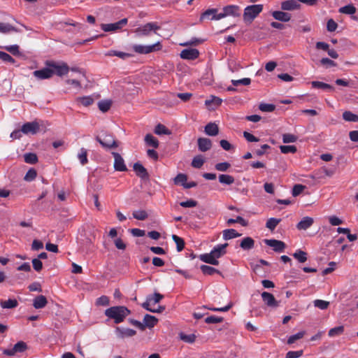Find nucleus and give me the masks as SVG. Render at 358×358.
I'll return each mask as SVG.
<instances>
[{
	"mask_svg": "<svg viewBox=\"0 0 358 358\" xmlns=\"http://www.w3.org/2000/svg\"><path fill=\"white\" fill-rule=\"evenodd\" d=\"M130 314V310L125 306H113L105 310V315L113 319L115 323L119 324L124 321L125 317Z\"/></svg>",
	"mask_w": 358,
	"mask_h": 358,
	"instance_id": "f257e3e1",
	"label": "nucleus"
},
{
	"mask_svg": "<svg viewBox=\"0 0 358 358\" xmlns=\"http://www.w3.org/2000/svg\"><path fill=\"white\" fill-rule=\"evenodd\" d=\"M96 140L106 150L116 148L118 146L115 137L112 134L105 131L97 135Z\"/></svg>",
	"mask_w": 358,
	"mask_h": 358,
	"instance_id": "f03ea898",
	"label": "nucleus"
},
{
	"mask_svg": "<svg viewBox=\"0 0 358 358\" xmlns=\"http://www.w3.org/2000/svg\"><path fill=\"white\" fill-rule=\"evenodd\" d=\"M262 10L263 5L262 4L248 6L244 9V21L251 22L262 11Z\"/></svg>",
	"mask_w": 358,
	"mask_h": 358,
	"instance_id": "7ed1b4c3",
	"label": "nucleus"
},
{
	"mask_svg": "<svg viewBox=\"0 0 358 358\" xmlns=\"http://www.w3.org/2000/svg\"><path fill=\"white\" fill-rule=\"evenodd\" d=\"M46 66L50 67V69L53 71V75L56 74L60 77L66 75L70 70L69 66L64 62H48Z\"/></svg>",
	"mask_w": 358,
	"mask_h": 358,
	"instance_id": "20e7f679",
	"label": "nucleus"
},
{
	"mask_svg": "<svg viewBox=\"0 0 358 358\" xmlns=\"http://www.w3.org/2000/svg\"><path fill=\"white\" fill-rule=\"evenodd\" d=\"M41 124L37 121L28 122L22 124L21 131L26 135H34L40 131Z\"/></svg>",
	"mask_w": 358,
	"mask_h": 358,
	"instance_id": "39448f33",
	"label": "nucleus"
},
{
	"mask_svg": "<svg viewBox=\"0 0 358 358\" xmlns=\"http://www.w3.org/2000/svg\"><path fill=\"white\" fill-rule=\"evenodd\" d=\"M222 10V13H218L217 18H220L221 20L227 16L238 17L240 15V7L236 5L224 6Z\"/></svg>",
	"mask_w": 358,
	"mask_h": 358,
	"instance_id": "423d86ee",
	"label": "nucleus"
},
{
	"mask_svg": "<svg viewBox=\"0 0 358 358\" xmlns=\"http://www.w3.org/2000/svg\"><path fill=\"white\" fill-rule=\"evenodd\" d=\"M160 48L161 46L159 42L150 45H134L133 46V50L139 54H148L154 51L158 50Z\"/></svg>",
	"mask_w": 358,
	"mask_h": 358,
	"instance_id": "0eeeda50",
	"label": "nucleus"
},
{
	"mask_svg": "<svg viewBox=\"0 0 358 358\" xmlns=\"http://www.w3.org/2000/svg\"><path fill=\"white\" fill-rule=\"evenodd\" d=\"M127 24V19L123 18L121 20L115 22V23H109V24H102L101 29L103 31L106 32L110 31H115L121 29L124 26Z\"/></svg>",
	"mask_w": 358,
	"mask_h": 358,
	"instance_id": "6e6552de",
	"label": "nucleus"
},
{
	"mask_svg": "<svg viewBox=\"0 0 358 358\" xmlns=\"http://www.w3.org/2000/svg\"><path fill=\"white\" fill-rule=\"evenodd\" d=\"M27 348V344L23 341H19L10 349H5L3 353L7 356H13L17 353L24 352Z\"/></svg>",
	"mask_w": 358,
	"mask_h": 358,
	"instance_id": "1a4fd4ad",
	"label": "nucleus"
},
{
	"mask_svg": "<svg viewBox=\"0 0 358 358\" xmlns=\"http://www.w3.org/2000/svg\"><path fill=\"white\" fill-rule=\"evenodd\" d=\"M159 26L157 25L156 22H148L140 27H138L136 29V32L143 36H148L149 35L151 31H156L157 30L159 29Z\"/></svg>",
	"mask_w": 358,
	"mask_h": 358,
	"instance_id": "9d476101",
	"label": "nucleus"
},
{
	"mask_svg": "<svg viewBox=\"0 0 358 358\" xmlns=\"http://www.w3.org/2000/svg\"><path fill=\"white\" fill-rule=\"evenodd\" d=\"M33 75L38 80L49 79L53 76V71L47 66L42 69L34 71Z\"/></svg>",
	"mask_w": 358,
	"mask_h": 358,
	"instance_id": "9b49d317",
	"label": "nucleus"
},
{
	"mask_svg": "<svg viewBox=\"0 0 358 358\" xmlns=\"http://www.w3.org/2000/svg\"><path fill=\"white\" fill-rule=\"evenodd\" d=\"M264 243L271 247L275 252H282L285 248L284 242L275 239H265Z\"/></svg>",
	"mask_w": 358,
	"mask_h": 358,
	"instance_id": "f8f14e48",
	"label": "nucleus"
},
{
	"mask_svg": "<svg viewBox=\"0 0 358 358\" xmlns=\"http://www.w3.org/2000/svg\"><path fill=\"white\" fill-rule=\"evenodd\" d=\"M116 336L120 338L132 337L136 335V331L132 329L117 327L115 329Z\"/></svg>",
	"mask_w": 358,
	"mask_h": 358,
	"instance_id": "ddd939ff",
	"label": "nucleus"
},
{
	"mask_svg": "<svg viewBox=\"0 0 358 358\" xmlns=\"http://www.w3.org/2000/svg\"><path fill=\"white\" fill-rule=\"evenodd\" d=\"M112 155H113L114 157V169L115 171H127V166L124 164V161L123 159V158L122 157V156L117 153V152H112Z\"/></svg>",
	"mask_w": 358,
	"mask_h": 358,
	"instance_id": "4468645a",
	"label": "nucleus"
},
{
	"mask_svg": "<svg viewBox=\"0 0 358 358\" xmlns=\"http://www.w3.org/2000/svg\"><path fill=\"white\" fill-rule=\"evenodd\" d=\"M180 57L183 59L193 60L196 59L199 55V52L196 49H184L181 51Z\"/></svg>",
	"mask_w": 358,
	"mask_h": 358,
	"instance_id": "2eb2a0df",
	"label": "nucleus"
},
{
	"mask_svg": "<svg viewBox=\"0 0 358 358\" xmlns=\"http://www.w3.org/2000/svg\"><path fill=\"white\" fill-rule=\"evenodd\" d=\"M262 298L264 303L269 307H277L278 306V302L275 300L273 295L267 292H263L262 293Z\"/></svg>",
	"mask_w": 358,
	"mask_h": 358,
	"instance_id": "dca6fc26",
	"label": "nucleus"
},
{
	"mask_svg": "<svg viewBox=\"0 0 358 358\" xmlns=\"http://www.w3.org/2000/svg\"><path fill=\"white\" fill-rule=\"evenodd\" d=\"M227 246L228 243L218 244L213 248L210 253L217 260L220 257L226 254V248Z\"/></svg>",
	"mask_w": 358,
	"mask_h": 358,
	"instance_id": "f3484780",
	"label": "nucleus"
},
{
	"mask_svg": "<svg viewBox=\"0 0 358 358\" xmlns=\"http://www.w3.org/2000/svg\"><path fill=\"white\" fill-rule=\"evenodd\" d=\"M217 10L216 8H209L203 12L201 17L200 20H204L206 19L210 20H219L220 18H217L218 14L217 13Z\"/></svg>",
	"mask_w": 358,
	"mask_h": 358,
	"instance_id": "a211bd4d",
	"label": "nucleus"
},
{
	"mask_svg": "<svg viewBox=\"0 0 358 358\" xmlns=\"http://www.w3.org/2000/svg\"><path fill=\"white\" fill-rule=\"evenodd\" d=\"M198 148L201 152H206L212 147L210 139L207 138H199L197 140Z\"/></svg>",
	"mask_w": 358,
	"mask_h": 358,
	"instance_id": "6ab92c4d",
	"label": "nucleus"
},
{
	"mask_svg": "<svg viewBox=\"0 0 358 358\" xmlns=\"http://www.w3.org/2000/svg\"><path fill=\"white\" fill-rule=\"evenodd\" d=\"M134 170L136 175L142 179H148L149 175L145 168L140 163L134 164Z\"/></svg>",
	"mask_w": 358,
	"mask_h": 358,
	"instance_id": "aec40b11",
	"label": "nucleus"
},
{
	"mask_svg": "<svg viewBox=\"0 0 358 358\" xmlns=\"http://www.w3.org/2000/svg\"><path fill=\"white\" fill-rule=\"evenodd\" d=\"M313 218L306 216L303 217L302 220L297 224L296 228L299 230H306L313 225Z\"/></svg>",
	"mask_w": 358,
	"mask_h": 358,
	"instance_id": "412c9836",
	"label": "nucleus"
},
{
	"mask_svg": "<svg viewBox=\"0 0 358 358\" xmlns=\"http://www.w3.org/2000/svg\"><path fill=\"white\" fill-rule=\"evenodd\" d=\"M300 6L296 0H287L282 2L281 8L284 10H293L297 9Z\"/></svg>",
	"mask_w": 358,
	"mask_h": 358,
	"instance_id": "4be33fe9",
	"label": "nucleus"
},
{
	"mask_svg": "<svg viewBox=\"0 0 358 358\" xmlns=\"http://www.w3.org/2000/svg\"><path fill=\"white\" fill-rule=\"evenodd\" d=\"M48 303L47 299L43 295H39L35 297L33 300V306L36 309H40L44 308Z\"/></svg>",
	"mask_w": 358,
	"mask_h": 358,
	"instance_id": "5701e85b",
	"label": "nucleus"
},
{
	"mask_svg": "<svg viewBox=\"0 0 358 358\" xmlns=\"http://www.w3.org/2000/svg\"><path fill=\"white\" fill-rule=\"evenodd\" d=\"M255 246V241L251 237L243 238L240 243V247L243 250H250Z\"/></svg>",
	"mask_w": 358,
	"mask_h": 358,
	"instance_id": "b1692460",
	"label": "nucleus"
},
{
	"mask_svg": "<svg viewBox=\"0 0 358 358\" xmlns=\"http://www.w3.org/2000/svg\"><path fill=\"white\" fill-rule=\"evenodd\" d=\"M272 16L275 20L284 22H288L291 19V15L289 13L282 11H273L272 13Z\"/></svg>",
	"mask_w": 358,
	"mask_h": 358,
	"instance_id": "393cba45",
	"label": "nucleus"
},
{
	"mask_svg": "<svg viewBox=\"0 0 358 358\" xmlns=\"http://www.w3.org/2000/svg\"><path fill=\"white\" fill-rule=\"evenodd\" d=\"M199 259L202 262L209 264L217 266L219 264L218 260H217L210 252L201 255Z\"/></svg>",
	"mask_w": 358,
	"mask_h": 358,
	"instance_id": "a878e982",
	"label": "nucleus"
},
{
	"mask_svg": "<svg viewBox=\"0 0 358 358\" xmlns=\"http://www.w3.org/2000/svg\"><path fill=\"white\" fill-rule=\"evenodd\" d=\"M205 132L210 136H216L219 132V129L215 123L210 122L205 127Z\"/></svg>",
	"mask_w": 358,
	"mask_h": 358,
	"instance_id": "bb28decb",
	"label": "nucleus"
},
{
	"mask_svg": "<svg viewBox=\"0 0 358 358\" xmlns=\"http://www.w3.org/2000/svg\"><path fill=\"white\" fill-rule=\"evenodd\" d=\"M311 85L313 88L322 89L330 92L334 90V87L331 85L320 81H312Z\"/></svg>",
	"mask_w": 358,
	"mask_h": 358,
	"instance_id": "cd10ccee",
	"label": "nucleus"
},
{
	"mask_svg": "<svg viewBox=\"0 0 358 358\" xmlns=\"http://www.w3.org/2000/svg\"><path fill=\"white\" fill-rule=\"evenodd\" d=\"M223 238L224 240H230L234 238L241 236V234L238 233L234 229H225L222 231Z\"/></svg>",
	"mask_w": 358,
	"mask_h": 358,
	"instance_id": "c85d7f7f",
	"label": "nucleus"
},
{
	"mask_svg": "<svg viewBox=\"0 0 358 358\" xmlns=\"http://www.w3.org/2000/svg\"><path fill=\"white\" fill-rule=\"evenodd\" d=\"M157 322V319L153 316L146 314L143 318V325L149 328H152Z\"/></svg>",
	"mask_w": 358,
	"mask_h": 358,
	"instance_id": "c756f323",
	"label": "nucleus"
},
{
	"mask_svg": "<svg viewBox=\"0 0 358 358\" xmlns=\"http://www.w3.org/2000/svg\"><path fill=\"white\" fill-rule=\"evenodd\" d=\"M0 305L3 308L10 309L15 308L18 305V303L16 299H9L7 301H1Z\"/></svg>",
	"mask_w": 358,
	"mask_h": 358,
	"instance_id": "7c9ffc66",
	"label": "nucleus"
},
{
	"mask_svg": "<svg viewBox=\"0 0 358 358\" xmlns=\"http://www.w3.org/2000/svg\"><path fill=\"white\" fill-rule=\"evenodd\" d=\"M219 182L224 185H230L234 182V178L227 174H220L219 176Z\"/></svg>",
	"mask_w": 358,
	"mask_h": 358,
	"instance_id": "2f4dec72",
	"label": "nucleus"
},
{
	"mask_svg": "<svg viewBox=\"0 0 358 358\" xmlns=\"http://www.w3.org/2000/svg\"><path fill=\"white\" fill-rule=\"evenodd\" d=\"M17 31V29L8 23L0 22V33L7 34Z\"/></svg>",
	"mask_w": 358,
	"mask_h": 358,
	"instance_id": "473e14b6",
	"label": "nucleus"
},
{
	"mask_svg": "<svg viewBox=\"0 0 358 358\" xmlns=\"http://www.w3.org/2000/svg\"><path fill=\"white\" fill-rule=\"evenodd\" d=\"M293 257L300 263H303L307 260V253L301 250H296Z\"/></svg>",
	"mask_w": 358,
	"mask_h": 358,
	"instance_id": "72a5a7b5",
	"label": "nucleus"
},
{
	"mask_svg": "<svg viewBox=\"0 0 358 358\" xmlns=\"http://www.w3.org/2000/svg\"><path fill=\"white\" fill-rule=\"evenodd\" d=\"M145 141L147 145L157 148L159 145L158 140L151 134H147L145 137Z\"/></svg>",
	"mask_w": 358,
	"mask_h": 358,
	"instance_id": "f704fd0d",
	"label": "nucleus"
},
{
	"mask_svg": "<svg viewBox=\"0 0 358 358\" xmlns=\"http://www.w3.org/2000/svg\"><path fill=\"white\" fill-rule=\"evenodd\" d=\"M339 13L352 15L356 12V8L352 4H348L339 8Z\"/></svg>",
	"mask_w": 358,
	"mask_h": 358,
	"instance_id": "c9c22d12",
	"label": "nucleus"
},
{
	"mask_svg": "<svg viewBox=\"0 0 358 358\" xmlns=\"http://www.w3.org/2000/svg\"><path fill=\"white\" fill-rule=\"evenodd\" d=\"M1 48L9 52L10 54H12L14 56H18L20 55V52L19 50V45H5V46H2Z\"/></svg>",
	"mask_w": 358,
	"mask_h": 358,
	"instance_id": "e433bc0d",
	"label": "nucleus"
},
{
	"mask_svg": "<svg viewBox=\"0 0 358 358\" xmlns=\"http://www.w3.org/2000/svg\"><path fill=\"white\" fill-rule=\"evenodd\" d=\"M343 118L348 122H358V115L352 113L350 111H345L343 113Z\"/></svg>",
	"mask_w": 358,
	"mask_h": 358,
	"instance_id": "4c0bfd02",
	"label": "nucleus"
},
{
	"mask_svg": "<svg viewBox=\"0 0 358 358\" xmlns=\"http://www.w3.org/2000/svg\"><path fill=\"white\" fill-rule=\"evenodd\" d=\"M24 162L29 164H34L38 161V157L36 154L32 152L25 153L24 155Z\"/></svg>",
	"mask_w": 358,
	"mask_h": 358,
	"instance_id": "58836bf2",
	"label": "nucleus"
},
{
	"mask_svg": "<svg viewBox=\"0 0 358 358\" xmlns=\"http://www.w3.org/2000/svg\"><path fill=\"white\" fill-rule=\"evenodd\" d=\"M204 164V159L201 155L195 156L192 162V166L196 169H200Z\"/></svg>",
	"mask_w": 358,
	"mask_h": 358,
	"instance_id": "ea45409f",
	"label": "nucleus"
},
{
	"mask_svg": "<svg viewBox=\"0 0 358 358\" xmlns=\"http://www.w3.org/2000/svg\"><path fill=\"white\" fill-rule=\"evenodd\" d=\"M280 219H277L274 217L269 218L266 223V227L270 229L271 231H273L275 229V227L280 223Z\"/></svg>",
	"mask_w": 358,
	"mask_h": 358,
	"instance_id": "a19ab883",
	"label": "nucleus"
},
{
	"mask_svg": "<svg viewBox=\"0 0 358 358\" xmlns=\"http://www.w3.org/2000/svg\"><path fill=\"white\" fill-rule=\"evenodd\" d=\"M78 158L82 165H85L87 163V152L85 148H81L79 153L78 154Z\"/></svg>",
	"mask_w": 358,
	"mask_h": 358,
	"instance_id": "79ce46f5",
	"label": "nucleus"
},
{
	"mask_svg": "<svg viewBox=\"0 0 358 358\" xmlns=\"http://www.w3.org/2000/svg\"><path fill=\"white\" fill-rule=\"evenodd\" d=\"M78 101L84 106H89L94 103V99L93 96H85L78 98Z\"/></svg>",
	"mask_w": 358,
	"mask_h": 358,
	"instance_id": "37998d69",
	"label": "nucleus"
},
{
	"mask_svg": "<svg viewBox=\"0 0 358 358\" xmlns=\"http://www.w3.org/2000/svg\"><path fill=\"white\" fill-rule=\"evenodd\" d=\"M172 239L176 244L177 250L178 252L182 251L185 247V242L183 239L175 234L172 235Z\"/></svg>",
	"mask_w": 358,
	"mask_h": 358,
	"instance_id": "c03bdc74",
	"label": "nucleus"
},
{
	"mask_svg": "<svg viewBox=\"0 0 358 358\" xmlns=\"http://www.w3.org/2000/svg\"><path fill=\"white\" fill-rule=\"evenodd\" d=\"M200 268H201V271L203 272V273L205 275H211L215 273H219V271L217 270L216 268H215L212 266H207V265H201L200 266Z\"/></svg>",
	"mask_w": 358,
	"mask_h": 358,
	"instance_id": "a18cd8bd",
	"label": "nucleus"
},
{
	"mask_svg": "<svg viewBox=\"0 0 358 358\" xmlns=\"http://www.w3.org/2000/svg\"><path fill=\"white\" fill-rule=\"evenodd\" d=\"M187 180V176L184 173H178L174 178V183L176 185H180L183 187Z\"/></svg>",
	"mask_w": 358,
	"mask_h": 358,
	"instance_id": "49530a36",
	"label": "nucleus"
},
{
	"mask_svg": "<svg viewBox=\"0 0 358 358\" xmlns=\"http://www.w3.org/2000/svg\"><path fill=\"white\" fill-rule=\"evenodd\" d=\"M111 106V102L108 100H101L98 103L99 109L105 113L107 112Z\"/></svg>",
	"mask_w": 358,
	"mask_h": 358,
	"instance_id": "de8ad7c7",
	"label": "nucleus"
},
{
	"mask_svg": "<svg viewBox=\"0 0 358 358\" xmlns=\"http://www.w3.org/2000/svg\"><path fill=\"white\" fill-rule=\"evenodd\" d=\"M164 296L159 293L155 292L154 294L148 295L147 299L150 301L152 304L159 303Z\"/></svg>",
	"mask_w": 358,
	"mask_h": 358,
	"instance_id": "09e8293b",
	"label": "nucleus"
},
{
	"mask_svg": "<svg viewBox=\"0 0 358 358\" xmlns=\"http://www.w3.org/2000/svg\"><path fill=\"white\" fill-rule=\"evenodd\" d=\"M106 56H116L122 59H125L127 57H129L130 56L129 54L120 52V51H116V50H110L107 53H106Z\"/></svg>",
	"mask_w": 358,
	"mask_h": 358,
	"instance_id": "8fccbe9b",
	"label": "nucleus"
},
{
	"mask_svg": "<svg viewBox=\"0 0 358 358\" xmlns=\"http://www.w3.org/2000/svg\"><path fill=\"white\" fill-rule=\"evenodd\" d=\"M132 215L133 217L138 220H145L148 217L146 211L143 210L134 211Z\"/></svg>",
	"mask_w": 358,
	"mask_h": 358,
	"instance_id": "3c124183",
	"label": "nucleus"
},
{
	"mask_svg": "<svg viewBox=\"0 0 358 358\" xmlns=\"http://www.w3.org/2000/svg\"><path fill=\"white\" fill-rule=\"evenodd\" d=\"M155 133L157 135L169 134V130L163 124H158L155 129Z\"/></svg>",
	"mask_w": 358,
	"mask_h": 358,
	"instance_id": "603ef678",
	"label": "nucleus"
},
{
	"mask_svg": "<svg viewBox=\"0 0 358 358\" xmlns=\"http://www.w3.org/2000/svg\"><path fill=\"white\" fill-rule=\"evenodd\" d=\"M343 331L344 327L343 326L336 327L334 328L331 329L329 331L328 335L330 337H334L341 334L343 332Z\"/></svg>",
	"mask_w": 358,
	"mask_h": 358,
	"instance_id": "864d4df0",
	"label": "nucleus"
},
{
	"mask_svg": "<svg viewBox=\"0 0 358 358\" xmlns=\"http://www.w3.org/2000/svg\"><path fill=\"white\" fill-rule=\"evenodd\" d=\"M231 83L234 87L240 85H249L251 83V80L249 78H244L239 80H231Z\"/></svg>",
	"mask_w": 358,
	"mask_h": 358,
	"instance_id": "5fc2aeb1",
	"label": "nucleus"
},
{
	"mask_svg": "<svg viewBox=\"0 0 358 358\" xmlns=\"http://www.w3.org/2000/svg\"><path fill=\"white\" fill-rule=\"evenodd\" d=\"M314 306L320 310H325L328 308L329 302L321 299H316L313 301Z\"/></svg>",
	"mask_w": 358,
	"mask_h": 358,
	"instance_id": "6e6d98bb",
	"label": "nucleus"
},
{
	"mask_svg": "<svg viewBox=\"0 0 358 358\" xmlns=\"http://www.w3.org/2000/svg\"><path fill=\"white\" fill-rule=\"evenodd\" d=\"M280 150L283 154L295 153L297 150L294 145H280Z\"/></svg>",
	"mask_w": 358,
	"mask_h": 358,
	"instance_id": "4d7b16f0",
	"label": "nucleus"
},
{
	"mask_svg": "<svg viewBox=\"0 0 358 358\" xmlns=\"http://www.w3.org/2000/svg\"><path fill=\"white\" fill-rule=\"evenodd\" d=\"M259 108L262 112H272L275 110V106L273 104L262 103L259 104Z\"/></svg>",
	"mask_w": 358,
	"mask_h": 358,
	"instance_id": "13d9d810",
	"label": "nucleus"
},
{
	"mask_svg": "<svg viewBox=\"0 0 358 358\" xmlns=\"http://www.w3.org/2000/svg\"><path fill=\"white\" fill-rule=\"evenodd\" d=\"M297 141V137L292 134H284L282 135V142L284 143H294Z\"/></svg>",
	"mask_w": 358,
	"mask_h": 358,
	"instance_id": "bf43d9fd",
	"label": "nucleus"
},
{
	"mask_svg": "<svg viewBox=\"0 0 358 358\" xmlns=\"http://www.w3.org/2000/svg\"><path fill=\"white\" fill-rule=\"evenodd\" d=\"M0 59L4 62L10 64H14L15 62V60L10 55L3 51H0Z\"/></svg>",
	"mask_w": 358,
	"mask_h": 358,
	"instance_id": "052dcab7",
	"label": "nucleus"
},
{
	"mask_svg": "<svg viewBox=\"0 0 358 358\" xmlns=\"http://www.w3.org/2000/svg\"><path fill=\"white\" fill-rule=\"evenodd\" d=\"M36 175L37 173L36 170L34 169H30L25 174L24 179L26 181L30 182L36 178Z\"/></svg>",
	"mask_w": 358,
	"mask_h": 358,
	"instance_id": "680f3d73",
	"label": "nucleus"
},
{
	"mask_svg": "<svg viewBox=\"0 0 358 358\" xmlns=\"http://www.w3.org/2000/svg\"><path fill=\"white\" fill-rule=\"evenodd\" d=\"M231 166V164L228 162H221L215 164V168L217 171L224 172L227 171Z\"/></svg>",
	"mask_w": 358,
	"mask_h": 358,
	"instance_id": "e2e57ef3",
	"label": "nucleus"
},
{
	"mask_svg": "<svg viewBox=\"0 0 358 358\" xmlns=\"http://www.w3.org/2000/svg\"><path fill=\"white\" fill-rule=\"evenodd\" d=\"M223 321V317H217L215 315H211L209 317H207L205 319V322L207 324H216V323H220Z\"/></svg>",
	"mask_w": 358,
	"mask_h": 358,
	"instance_id": "0e129e2a",
	"label": "nucleus"
},
{
	"mask_svg": "<svg viewBox=\"0 0 358 358\" xmlns=\"http://www.w3.org/2000/svg\"><path fill=\"white\" fill-rule=\"evenodd\" d=\"M304 336V332L303 331H299L294 335H292L289 337L288 340H287V343L289 344H292L294 343L296 341L303 338Z\"/></svg>",
	"mask_w": 358,
	"mask_h": 358,
	"instance_id": "69168bd1",
	"label": "nucleus"
},
{
	"mask_svg": "<svg viewBox=\"0 0 358 358\" xmlns=\"http://www.w3.org/2000/svg\"><path fill=\"white\" fill-rule=\"evenodd\" d=\"M305 189V186L303 185L297 184L295 185L292 191V194L293 196H297L299 195Z\"/></svg>",
	"mask_w": 358,
	"mask_h": 358,
	"instance_id": "338daca9",
	"label": "nucleus"
},
{
	"mask_svg": "<svg viewBox=\"0 0 358 358\" xmlns=\"http://www.w3.org/2000/svg\"><path fill=\"white\" fill-rule=\"evenodd\" d=\"M96 306H106L109 305V298L105 295L99 297L96 301Z\"/></svg>",
	"mask_w": 358,
	"mask_h": 358,
	"instance_id": "774afa93",
	"label": "nucleus"
}]
</instances>
